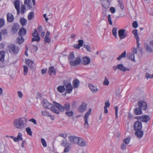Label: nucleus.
Instances as JSON below:
<instances>
[{
	"label": "nucleus",
	"instance_id": "obj_9",
	"mask_svg": "<svg viewBox=\"0 0 153 153\" xmlns=\"http://www.w3.org/2000/svg\"><path fill=\"white\" fill-rule=\"evenodd\" d=\"M79 138V137L72 135L69 136L68 137L69 141L71 142V144L72 143L76 144L77 143Z\"/></svg>",
	"mask_w": 153,
	"mask_h": 153
},
{
	"label": "nucleus",
	"instance_id": "obj_55",
	"mask_svg": "<svg viewBox=\"0 0 153 153\" xmlns=\"http://www.w3.org/2000/svg\"><path fill=\"white\" fill-rule=\"evenodd\" d=\"M109 83V82L108 79L106 77L105 78V80L103 82V84L104 85H108Z\"/></svg>",
	"mask_w": 153,
	"mask_h": 153
},
{
	"label": "nucleus",
	"instance_id": "obj_58",
	"mask_svg": "<svg viewBox=\"0 0 153 153\" xmlns=\"http://www.w3.org/2000/svg\"><path fill=\"white\" fill-rule=\"evenodd\" d=\"M60 136L66 138L67 137V134L66 133H61L59 134Z\"/></svg>",
	"mask_w": 153,
	"mask_h": 153
},
{
	"label": "nucleus",
	"instance_id": "obj_48",
	"mask_svg": "<svg viewBox=\"0 0 153 153\" xmlns=\"http://www.w3.org/2000/svg\"><path fill=\"white\" fill-rule=\"evenodd\" d=\"M26 131L28 135L30 136L32 135V132L31 128L30 127H27L26 128Z\"/></svg>",
	"mask_w": 153,
	"mask_h": 153
},
{
	"label": "nucleus",
	"instance_id": "obj_34",
	"mask_svg": "<svg viewBox=\"0 0 153 153\" xmlns=\"http://www.w3.org/2000/svg\"><path fill=\"white\" fill-rule=\"evenodd\" d=\"M75 59V56L73 52L71 53L69 56L68 59L69 63L71 61H72L74 60Z\"/></svg>",
	"mask_w": 153,
	"mask_h": 153
},
{
	"label": "nucleus",
	"instance_id": "obj_53",
	"mask_svg": "<svg viewBox=\"0 0 153 153\" xmlns=\"http://www.w3.org/2000/svg\"><path fill=\"white\" fill-rule=\"evenodd\" d=\"M84 127L86 128H88L89 127V124L88 123V120L87 119H84Z\"/></svg>",
	"mask_w": 153,
	"mask_h": 153
},
{
	"label": "nucleus",
	"instance_id": "obj_20",
	"mask_svg": "<svg viewBox=\"0 0 153 153\" xmlns=\"http://www.w3.org/2000/svg\"><path fill=\"white\" fill-rule=\"evenodd\" d=\"M26 64L30 68L33 67L34 66L33 62L28 59H26L25 60Z\"/></svg>",
	"mask_w": 153,
	"mask_h": 153
},
{
	"label": "nucleus",
	"instance_id": "obj_36",
	"mask_svg": "<svg viewBox=\"0 0 153 153\" xmlns=\"http://www.w3.org/2000/svg\"><path fill=\"white\" fill-rule=\"evenodd\" d=\"M30 0H25V4L27 5V7H28L30 9L32 8V6L30 5Z\"/></svg>",
	"mask_w": 153,
	"mask_h": 153
},
{
	"label": "nucleus",
	"instance_id": "obj_6",
	"mask_svg": "<svg viewBox=\"0 0 153 153\" xmlns=\"http://www.w3.org/2000/svg\"><path fill=\"white\" fill-rule=\"evenodd\" d=\"M126 31V30L124 29H120L118 31V35L120 39H124L127 36Z\"/></svg>",
	"mask_w": 153,
	"mask_h": 153
},
{
	"label": "nucleus",
	"instance_id": "obj_11",
	"mask_svg": "<svg viewBox=\"0 0 153 153\" xmlns=\"http://www.w3.org/2000/svg\"><path fill=\"white\" fill-rule=\"evenodd\" d=\"M134 127L136 131L141 130L142 128V124L141 122L136 121L134 124Z\"/></svg>",
	"mask_w": 153,
	"mask_h": 153
},
{
	"label": "nucleus",
	"instance_id": "obj_19",
	"mask_svg": "<svg viewBox=\"0 0 153 153\" xmlns=\"http://www.w3.org/2000/svg\"><path fill=\"white\" fill-rule=\"evenodd\" d=\"M48 73L50 75H56L55 69L53 66H51L48 68Z\"/></svg>",
	"mask_w": 153,
	"mask_h": 153
},
{
	"label": "nucleus",
	"instance_id": "obj_50",
	"mask_svg": "<svg viewBox=\"0 0 153 153\" xmlns=\"http://www.w3.org/2000/svg\"><path fill=\"white\" fill-rule=\"evenodd\" d=\"M24 70H23V74L24 75H26L27 74L28 68V67L27 66H24Z\"/></svg>",
	"mask_w": 153,
	"mask_h": 153
},
{
	"label": "nucleus",
	"instance_id": "obj_14",
	"mask_svg": "<svg viewBox=\"0 0 153 153\" xmlns=\"http://www.w3.org/2000/svg\"><path fill=\"white\" fill-rule=\"evenodd\" d=\"M13 3L14 5V7L16 9V10L17 14H19L20 12V2L19 0H16L14 1L13 2Z\"/></svg>",
	"mask_w": 153,
	"mask_h": 153
},
{
	"label": "nucleus",
	"instance_id": "obj_35",
	"mask_svg": "<svg viewBox=\"0 0 153 153\" xmlns=\"http://www.w3.org/2000/svg\"><path fill=\"white\" fill-rule=\"evenodd\" d=\"M142 109L139 108H137L134 110L135 114L137 115H140L142 114Z\"/></svg>",
	"mask_w": 153,
	"mask_h": 153
},
{
	"label": "nucleus",
	"instance_id": "obj_10",
	"mask_svg": "<svg viewBox=\"0 0 153 153\" xmlns=\"http://www.w3.org/2000/svg\"><path fill=\"white\" fill-rule=\"evenodd\" d=\"M138 119L143 122H147L150 120V117L147 115H142L139 117Z\"/></svg>",
	"mask_w": 153,
	"mask_h": 153
},
{
	"label": "nucleus",
	"instance_id": "obj_56",
	"mask_svg": "<svg viewBox=\"0 0 153 153\" xmlns=\"http://www.w3.org/2000/svg\"><path fill=\"white\" fill-rule=\"evenodd\" d=\"M146 77L147 79L153 78V74L150 75L149 73H146Z\"/></svg>",
	"mask_w": 153,
	"mask_h": 153
},
{
	"label": "nucleus",
	"instance_id": "obj_37",
	"mask_svg": "<svg viewBox=\"0 0 153 153\" xmlns=\"http://www.w3.org/2000/svg\"><path fill=\"white\" fill-rule=\"evenodd\" d=\"M4 52L3 51H0V61H4Z\"/></svg>",
	"mask_w": 153,
	"mask_h": 153
},
{
	"label": "nucleus",
	"instance_id": "obj_57",
	"mask_svg": "<svg viewBox=\"0 0 153 153\" xmlns=\"http://www.w3.org/2000/svg\"><path fill=\"white\" fill-rule=\"evenodd\" d=\"M4 22L5 21L4 19H0V28L4 25Z\"/></svg>",
	"mask_w": 153,
	"mask_h": 153
},
{
	"label": "nucleus",
	"instance_id": "obj_49",
	"mask_svg": "<svg viewBox=\"0 0 153 153\" xmlns=\"http://www.w3.org/2000/svg\"><path fill=\"white\" fill-rule=\"evenodd\" d=\"M42 115L44 116H50L49 113L46 111H42Z\"/></svg>",
	"mask_w": 153,
	"mask_h": 153
},
{
	"label": "nucleus",
	"instance_id": "obj_13",
	"mask_svg": "<svg viewBox=\"0 0 153 153\" xmlns=\"http://www.w3.org/2000/svg\"><path fill=\"white\" fill-rule=\"evenodd\" d=\"M76 144L82 147H84L86 146L85 141L81 137H79Z\"/></svg>",
	"mask_w": 153,
	"mask_h": 153
},
{
	"label": "nucleus",
	"instance_id": "obj_33",
	"mask_svg": "<svg viewBox=\"0 0 153 153\" xmlns=\"http://www.w3.org/2000/svg\"><path fill=\"white\" fill-rule=\"evenodd\" d=\"M126 51L123 52L117 58V59L118 60H120L122 58H124L126 57Z\"/></svg>",
	"mask_w": 153,
	"mask_h": 153
},
{
	"label": "nucleus",
	"instance_id": "obj_23",
	"mask_svg": "<svg viewBox=\"0 0 153 153\" xmlns=\"http://www.w3.org/2000/svg\"><path fill=\"white\" fill-rule=\"evenodd\" d=\"M19 28V25L17 23L14 24L12 27V30L13 33H16Z\"/></svg>",
	"mask_w": 153,
	"mask_h": 153
},
{
	"label": "nucleus",
	"instance_id": "obj_40",
	"mask_svg": "<svg viewBox=\"0 0 153 153\" xmlns=\"http://www.w3.org/2000/svg\"><path fill=\"white\" fill-rule=\"evenodd\" d=\"M145 47L146 48V50L148 52L150 53H152L153 52L152 48L148 44H145Z\"/></svg>",
	"mask_w": 153,
	"mask_h": 153
},
{
	"label": "nucleus",
	"instance_id": "obj_30",
	"mask_svg": "<svg viewBox=\"0 0 153 153\" xmlns=\"http://www.w3.org/2000/svg\"><path fill=\"white\" fill-rule=\"evenodd\" d=\"M102 5L105 9H107L109 7L110 2L108 1H107L105 2H102Z\"/></svg>",
	"mask_w": 153,
	"mask_h": 153
},
{
	"label": "nucleus",
	"instance_id": "obj_39",
	"mask_svg": "<svg viewBox=\"0 0 153 153\" xmlns=\"http://www.w3.org/2000/svg\"><path fill=\"white\" fill-rule=\"evenodd\" d=\"M92 111L91 108H89L88 111L85 113L84 117V119L88 120V116L90 115Z\"/></svg>",
	"mask_w": 153,
	"mask_h": 153
},
{
	"label": "nucleus",
	"instance_id": "obj_18",
	"mask_svg": "<svg viewBox=\"0 0 153 153\" xmlns=\"http://www.w3.org/2000/svg\"><path fill=\"white\" fill-rule=\"evenodd\" d=\"M7 21L9 22H11L14 20V16L11 13H7Z\"/></svg>",
	"mask_w": 153,
	"mask_h": 153
},
{
	"label": "nucleus",
	"instance_id": "obj_2",
	"mask_svg": "<svg viewBox=\"0 0 153 153\" xmlns=\"http://www.w3.org/2000/svg\"><path fill=\"white\" fill-rule=\"evenodd\" d=\"M53 104L61 112H63L65 110L66 111H69L70 110V105L69 103L65 104L64 106L55 101L53 102Z\"/></svg>",
	"mask_w": 153,
	"mask_h": 153
},
{
	"label": "nucleus",
	"instance_id": "obj_25",
	"mask_svg": "<svg viewBox=\"0 0 153 153\" xmlns=\"http://www.w3.org/2000/svg\"><path fill=\"white\" fill-rule=\"evenodd\" d=\"M86 105L85 103H83L79 107V110L80 112H82L86 109Z\"/></svg>",
	"mask_w": 153,
	"mask_h": 153
},
{
	"label": "nucleus",
	"instance_id": "obj_64",
	"mask_svg": "<svg viewBox=\"0 0 153 153\" xmlns=\"http://www.w3.org/2000/svg\"><path fill=\"white\" fill-rule=\"evenodd\" d=\"M133 27L134 28H137L138 27V24L136 21H134L132 23Z\"/></svg>",
	"mask_w": 153,
	"mask_h": 153
},
{
	"label": "nucleus",
	"instance_id": "obj_5",
	"mask_svg": "<svg viewBox=\"0 0 153 153\" xmlns=\"http://www.w3.org/2000/svg\"><path fill=\"white\" fill-rule=\"evenodd\" d=\"M113 69L115 71H116L117 69H118L123 72L130 70V69L129 68L126 67L123 64H118L117 66H114L113 67Z\"/></svg>",
	"mask_w": 153,
	"mask_h": 153
},
{
	"label": "nucleus",
	"instance_id": "obj_59",
	"mask_svg": "<svg viewBox=\"0 0 153 153\" xmlns=\"http://www.w3.org/2000/svg\"><path fill=\"white\" fill-rule=\"evenodd\" d=\"M17 94L18 97L20 99H22L23 96L22 92L21 91H19L17 92Z\"/></svg>",
	"mask_w": 153,
	"mask_h": 153
},
{
	"label": "nucleus",
	"instance_id": "obj_3",
	"mask_svg": "<svg viewBox=\"0 0 153 153\" xmlns=\"http://www.w3.org/2000/svg\"><path fill=\"white\" fill-rule=\"evenodd\" d=\"M42 104L45 108L50 109L54 113L57 114L59 113V111L55 108L53 105L50 103L46 99L43 100Z\"/></svg>",
	"mask_w": 153,
	"mask_h": 153
},
{
	"label": "nucleus",
	"instance_id": "obj_44",
	"mask_svg": "<svg viewBox=\"0 0 153 153\" xmlns=\"http://www.w3.org/2000/svg\"><path fill=\"white\" fill-rule=\"evenodd\" d=\"M26 11V8L25 6L23 5H22L21 7L20 12L21 14L24 13Z\"/></svg>",
	"mask_w": 153,
	"mask_h": 153
},
{
	"label": "nucleus",
	"instance_id": "obj_4",
	"mask_svg": "<svg viewBox=\"0 0 153 153\" xmlns=\"http://www.w3.org/2000/svg\"><path fill=\"white\" fill-rule=\"evenodd\" d=\"M8 48L9 52L11 54H17L20 49L19 46L14 44L9 45Z\"/></svg>",
	"mask_w": 153,
	"mask_h": 153
},
{
	"label": "nucleus",
	"instance_id": "obj_54",
	"mask_svg": "<svg viewBox=\"0 0 153 153\" xmlns=\"http://www.w3.org/2000/svg\"><path fill=\"white\" fill-rule=\"evenodd\" d=\"M84 47L88 51L91 52V48L88 45H84Z\"/></svg>",
	"mask_w": 153,
	"mask_h": 153
},
{
	"label": "nucleus",
	"instance_id": "obj_27",
	"mask_svg": "<svg viewBox=\"0 0 153 153\" xmlns=\"http://www.w3.org/2000/svg\"><path fill=\"white\" fill-rule=\"evenodd\" d=\"M22 134L20 132L18 133L17 137H15V142H18L22 140Z\"/></svg>",
	"mask_w": 153,
	"mask_h": 153
},
{
	"label": "nucleus",
	"instance_id": "obj_38",
	"mask_svg": "<svg viewBox=\"0 0 153 153\" xmlns=\"http://www.w3.org/2000/svg\"><path fill=\"white\" fill-rule=\"evenodd\" d=\"M71 145V143H68V145L66 147L63 151L62 153H64V152L67 153L71 149L70 146Z\"/></svg>",
	"mask_w": 153,
	"mask_h": 153
},
{
	"label": "nucleus",
	"instance_id": "obj_7",
	"mask_svg": "<svg viewBox=\"0 0 153 153\" xmlns=\"http://www.w3.org/2000/svg\"><path fill=\"white\" fill-rule=\"evenodd\" d=\"M81 59L79 57L76 58L75 60L71 61L69 63L72 66H76L79 65L81 62Z\"/></svg>",
	"mask_w": 153,
	"mask_h": 153
},
{
	"label": "nucleus",
	"instance_id": "obj_62",
	"mask_svg": "<svg viewBox=\"0 0 153 153\" xmlns=\"http://www.w3.org/2000/svg\"><path fill=\"white\" fill-rule=\"evenodd\" d=\"M62 144L64 147H65L66 145H68L67 144V141L65 140H62Z\"/></svg>",
	"mask_w": 153,
	"mask_h": 153
},
{
	"label": "nucleus",
	"instance_id": "obj_8",
	"mask_svg": "<svg viewBox=\"0 0 153 153\" xmlns=\"http://www.w3.org/2000/svg\"><path fill=\"white\" fill-rule=\"evenodd\" d=\"M138 106L142 110H146L147 107V104L146 102L143 100H140L138 103Z\"/></svg>",
	"mask_w": 153,
	"mask_h": 153
},
{
	"label": "nucleus",
	"instance_id": "obj_1",
	"mask_svg": "<svg viewBox=\"0 0 153 153\" xmlns=\"http://www.w3.org/2000/svg\"><path fill=\"white\" fill-rule=\"evenodd\" d=\"M27 120L25 117H22L15 119L14 121V127L20 130H22L27 126Z\"/></svg>",
	"mask_w": 153,
	"mask_h": 153
},
{
	"label": "nucleus",
	"instance_id": "obj_22",
	"mask_svg": "<svg viewBox=\"0 0 153 153\" xmlns=\"http://www.w3.org/2000/svg\"><path fill=\"white\" fill-rule=\"evenodd\" d=\"M79 84V81L77 79H74L73 82V85L74 88H77Z\"/></svg>",
	"mask_w": 153,
	"mask_h": 153
},
{
	"label": "nucleus",
	"instance_id": "obj_61",
	"mask_svg": "<svg viewBox=\"0 0 153 153\" xmlns=\"http://www.w3.org/2000/svg\"><path fill=\"white\" fill-rule=\"evenodd\" d=\"M108 20L109 24L110 25H112V22L111 20V16L110 15H108Z\"/></svg>",
	"mask_w": 153,
	"mask_h": 153
},
{
	"label": "nucleus",
	"instance_id": "obj_17",
	"mask_svg": "<svg viewBox=\"0 0 153 153\" xmlns=\"http://www.w3.org/2000/svg\"><path fill=\"white\" fill-rule=\"evenodd\" d=\"M50 32L48 31H47L46 36L44 39V41L45 43H49L51 41V39L50 38Z\"/></svg>",
	"mask_w": 153,
	"mask_h": 153
},
{
	"label": "nucleus",
	"instance_id": "obj_47",
	"mask_svg": "<svg viewBox=\"0 0 153 153\" xmlns=\"http://www.w3.org/2000/svg\"><path fill=\"white\" fill-rule=\"evenodd\" d=\"M118 4L120 6V8L123 10L124 9V6L122 0H118Z\"/></svg>",
	"mask_w": 153,
	"mask_h": 153
},
{
	"label": "nucleus",
	"instance_id": "obj_41",
	"mask_svg": "<svg viewBox=\"0 0 153 153\" xmlns=\"http://www.w3.org/2000/svg\"><path fill=\"white\" fill-rule=\"evenodd\" d=\"M117 29L115 27H114L112 30L113 35L115 36V38H117Z\"/></svg>",
	"mask_w": 153,
	"mask_h": 153
},
{
	"label": "nucleus",
	"instance_id": "obj_43",
	"mask_svg": "<svg viewBox=\"0 0 153 153\" xmlns=\"http://www.w3.org/2000/svg\"><path fill=\"white\" fill-rule=\"evenodd\" d=\"M65 114L68 117H72L74 114V112L72 111H67L65 112Z\"/></svg>",
	"mask_w": 153,
	"mask_h": 153
},
{
	"label": "nucleus",
	"instance_id": "obj_63",
	"mask_svg": "<svg viewBox=\"0 0 153 153\" xmlns=\"http://www.w3.org/2000/svg\"><path fill=\"white\" fill-rule=\"evenodd\" d=\"M78 45L81 47L83 46L84 41L82 40H79L78 41Z\"/></svg>",
	"mask_w": 153,
	"mask_h": 153
},
{
	"label": "nucleus",
	"instance_id": "obj_24",
	"mask_svg": "<svg viewBox=\"0 0 153 153\" xmlns=\"http://www.w3.org/2000/svg\"><path fill=\"white\" fill-rule=\"evenodd\" d=\"M135 135L138 138H140L143 136V132L141 130L136 131L135 132Z\"/></svg>",
	"mask_w": 153,
	"mask_h": 153
},
{
	"label": "nucleus",
	"instance_id": "obj_51",
	"mask_svg": "<svg viewBox=\"0 0 153 153\" xmlns=\"http://www.w3.org/2000/svg\"><path fill=\"white\" fill-rule=\"evenodd\" d=\"M130 140L131 138L129 137L126 138L124 140L123 143L127 145L129 143Z\"/></svg>",
	"mask_w": 153,
	"mask_h": 153
},
{
	"label": "nucleus",
	"instance_id": "obj_52",
	"mask_svg": "<svg viewBox=\"0 0 153 153\" xmlns=\"http://www.w3.org/2000/svg\"><path fill=\"white\" fill-rule=\"evenodd\" d=\"M41 141L43 146L44 147H46L47 145L45 140L43 138H41Z\"/></svg>",
	"mask_w": 153,
	"mask_h": 153
},
{
	"label": "nucleus",
	"instance_id": "obj_42",
	"mask_svg": "<svg viewBox=\"0 0 153 153\" xmlns=\"http://www.w3.org/2000/svg\"><path fill=\"white\" fill-rule=\"evenodd\" d=\"M137 50L140 51V52L141 51V50L140 48V46H139V48L137 49V47L136 48H133L132 49V52L133 54H137Z\"/></svg>",
	"mask_w": 153,
	"mask_h": 153
},
{
	"label": "nucleus",
	"instance_id": "obj_12",
	"mask_svg": "<svg viewBox=\"0 0 153 153\" xmlns=\"http://www.w3.org/2000/svg\"><path fill=\"white\" fill-rule=\"evenodd\" d=\"M132 33L134 35V37L136 40L137 44V48L138 49L139 48V45H140V44L139 43L140 39L139 36L137 34V30L135 29L133 31Z\"/></svg>",
	"mask_w": 153,
	"mask_h": 153
},
{
	"label": "nucleus",
	"instance_id": "obj_46",
	"mask_svg": "<svg viewBox=\"0 0 153 153\" xmlns=\"http://www.w3.org/2000/svg\"><path fill=\"white\" fill-rule=\"evenodd\" d=\"M40 40V38L39 36H33V38L32 39V41H36L39 42Z\"/></svg>",
	"mask_w": 153,
	"mask_h": 153
},
{
	"label": "nucleus",
	"instance_id": "obj_31",
	"mask_svg": "<svg viewBox=\"0 0 153 153\" xmlns=\"http://www.w3.org/2000/svg\"><path fill=\"white\" fill-rule=\"evenodd\" d=\"M24 39L23 38L22 36H20L18 37L17 39L16 42L19 44H22L24 41Z\"/></svg>",
	"mask_w": 153,
	"mask_h": 153
},
{
	"label": "nucleus",
	"instance_id": "obj_28",
	"mask_svg": "<svg viewBox=\"0 0 153 153\" xmlns=\"http://www.w3.org/2000/svg\"><path fill=\"white\" fill-rule=\"evenodd\" d=\"M57 90L59 92L63 93L65 92V89L64 86L60 85L57 87Z\"/></svg>",
	"mask_w": 153,
	"mask_h": 153
},
{
	"label": "nucleus",
	"instance_id": "obj_60",
	"mask_svg": "<svg viewBox=\"0 0 153 153\" xmlns=\"http://www.w3.org/2000/svg\"><path fill=\"white\" fill-rule=\"evenodd\" d=\"M110 106V103H109V101L107 100H106L105 101V105L104 106L106 108H108Z\"/></svg>",
	"mask_w": 153,
	"mask_h": 153
},
{
	"label": "nucleus",
	"instance_id": "obj_16",
	"mask_svg": "<svg viewBox=\"0 0 153 153\" xmlns=\"http://www.w3.org/2000/svg\"><path fill=\"white\" fill-rule=\"evenodd\" d=\"M65 87L66 92L68 94L71 93L72 92L73 89V87L71 84L70 83H68L66 85Z\"/></svg>",
	"mask_w": 153,
	"mask_h": 153
},
{
	"label": "nucleus",
	"instance_id": "obj_32",
	"mask_svg": "<svg viewBox=\"0 0 153 153\" xmlns=\"http://www.w3.org/2000/svg\"><path fill=\"white\" fill-rule=\"evenodd\" d=\"M20 22L22 26L25 25L27 23V20L23 18H21Z\"/></svg>",
	"mask_w": 153,
	"mask_h": 153
},
{
	"label": "nucleus",
	"instance_id": "obj_26",
	"mask_svg": "<svg viewBox=\"0 0 153 153\" xmlns=\"http://www.w3.org/2000/svg\"><path fill=\"white\" fill-rule=\"evenodd\" d=\"M26 30L22 27L20 29L19 32H18L19 34L21 36L25 35L26 34Z\"/></svg>",
	"mask_w": 153,
	"mask_h": 153
},
{
	"label": "nucleus",
	"instance_id": "obj_45",
	"mask_svg": "<svg viewBox=\"0 0 153 153\" xmlns=\"http://www.w3.org/2000/svg\"><path fill=\"white\" fill-rule=\"evenodd\" d=\"M34 16V13L33 12H31L29 13L28 15V19L29 20H31Z\"/></svg>",
	"mask_w": 153,
	"mask_h": 153
},
{
	"label": "nucleus",
	"instance_id": "obj_29",
	"mask_svg": "<svg viewBox=\"0 0 153 153\" xmlns=\"http://www.w3.org/2000/svg\"><path fill=\"white\" fill-rule=\"evenodd\" d=\"M128 59L132 62H136L135 56L134 54L130 53L128 54Z\"/></svg>",
	"mask_w": 153,
	"mask_h": 153
},
{
	"label": "nucleus",
	"instance_id": "obj_21",
	"mask_svg": "<svg viewBox=\"0 0 153 153\" xmlns=\"http://www.w3.org/2000/svg\"><path fill=\"white\" fill-rule=\"evenodd\" d=\"M89 87L91 91L93 93H95L98 91L97 87L92 84H89Z\"/></svg>",
	"mask_w": 153,
	"mask_h": 153
},
{
	"label": "nucleus",
	"instance_id": "obj_15",
	"mask_svg": "<svg viewBox=\"0 0 153 153\" xmlns=\"http://www.w3.org/2000/svg\"><path fill=\"white\" fill-rule=\"evenodd\" d=\"M91 62L90 59L87 56L83 57L82 59V63L84 65H87L89 64Z\"/></svg>",
	"mask_w": 153,
	"mask_h": 153
}]
</instances>
